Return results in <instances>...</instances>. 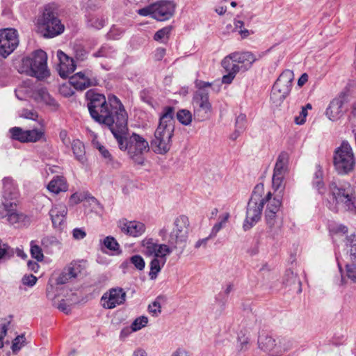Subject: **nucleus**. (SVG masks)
I'll list each match as a JSON object with an SVG mask.
<instances>
[{
  "label": "nucleus",
  "instance_id": "obj_1",
  "mask_svg": "<svg viewBox=\"0 0 356 356\" xmlns=\"http://www.w3.org/2000/svg\"><path fill=\"white\" fill-rule=\"evenodd\" d=\"M88 108L91 118L97 122L106 125L111 132L119 125L121 117L128 119V114L121 101L113 95L106 99L104 95L87 92Z\"/></svg>",
  "mask_w": 356,
  "mask_h": 356
},
{
  "label": "nucleus",
  "instance_id": "obj_2",
  "mask_svg": "<svg viewBox=\"0 0 356 356\" xmlns=\"http://www.w3.org/2000/svg\"><path fill=\"white\" fill-rule=\"evenodd\" d=\"M128 119L121 117V120L115 129L111 132L117 141L119 149L126 152L129 156L137 164L143 165L144 154L149 150V143L143 136L132 133L129 134L127 126Z\"/></svg>",
  "mask_w": 356,
  "mask_h": 356
},
{
  "label": "nucleus",
  "instance_id": "obj_3",
  "mask_svg": "<svg viewBox=\"0 0 356 356\" xmlns=\"http://www.w3.org/2000/svg\"><path fill=\"white\" fill-rule=\"evenodd\" d=\"M269 51L270 49H268L266 52L258 54L257 56L250 51L234 52L225 56L221 62V65L227 74L222 77V83L230 84L238 72L248 70L256 60Z\"/></svg>",
  "mask_w": 356,
  "mask_h": 356
},
{
  "label": "nucleus",
  "instance_id": "obj_4",
  "mask_svg": "<svg viewBox=\"0 0 356 356\" xmlns=\"http://www.w3.org/2000/svg\"><path fill=\"white\" fill-rule=\"evenodd\" d=\"M174 112L173 107L166 106L160 116L159 123L152 141V148L156 154H164L170 149L171 138L175 130Z\"/></svg>",
  "mask_w": 356,
  "mask_h": 356
},
{
  "label": "nucleus",
  "instance_id": "obj_5",
  "mask_svg": "<svg viewBox=\"0 0 356 356\" xmlns=\"http://www.w3.org/2000/svg\"><path fill=\"white\" fill-rule=\"evenodd\" d=\"M189 226L188 218L181 215L175 218L171 226L165 225L159 229L158 236L175 249L181 245L184 248L188 239Z\"/></svg>",
  "mask_w": 356,
  "mask_h": 356
},
{
  "label": "nucleus",
  "instance_id": "obj_6",
  "mask_svg": "<svg viewBox=\"0 0 356 356\" xmlns=\"http://www.w3.org/2000/svg\"><path fill=\"white\" fill-rule=\"evenodd\" d=\"M195 85L197 90L194 92L191 102L193 118L197 122H204L211 118L213 112L209 96L212 83L196 80Z\"/></svg>",
  "mask_w": 356,
  "mask_h": 356
},
{
  "label": "nucleus",
  "instance_id": "obj_7",
  "mask_svg": "<svg viewBox=\"0 0 356 356\" xmlns=\"http://www.w3.org/2000/svg\"><path fill=\"white\" fill-rule=\"evenodd\" d=\"M330 191L335 204H330V209L338 211L339 209L356 214V190L350 184L337 186L330 185Z\"/></svg>",
  "mask_w": 356,
  "mask_h": 356
},
{
  "label": "nucleus",
  "instance_id": "obj_8",
  "mask_svg": "<svg viewBox=\"0 0 356 356\" xmlns=\"http://www.w3.org/2000/svg\"><path fill=\"white\" fill-rule=\"evenodd\" d=\"M37 27L44 38H52L62 34L65 26L58 16V10L53 4L47 5L38 17Z\"/></svg>",
  "mask_w": 356,
  "mask_h": 356
},
{
  "label": "nucleus",
  "instance_id": "obj_9",
  "mask_svg": "<svg viewBox=\"0 0 356 356\" xmlns=\"http://www.w3.org/2000/svg\"><path fill=\"white\" fill-rule=\"evenodd\" d=\"M46 52L41 49L36 50L22 59L18 71L39 79H44L49 76Z\"/></svg>",
  "mask_w": 356,
  "mask_h": 356
},
{
  "label": "nucleus",
  "instance_id": "obj_10",
  "mask_svg": "<svg viewBox=\"0 0 356 356\" xmlns=\"http://www.w3.org/2000/svg\"><path fill=\"white\" fill-rule=\"evenodd\" d=\"M264 192V186L262 184L256 185L251 197L248 202L246 216L243 228L247 231L252 228L261 217L263 211L262 195Z\"/></svg>",
  "mask_w": 356,
  "mask_h": 356
},
{
  "label": "nucleus",
  "instance_id": "obj_11",
  "mask_svg": "<svg viewBox=\"0 0 356 356\" xmlns=\"http://www.w3.org/2000/svg\"><path fill=\"white\" fill-rule=\"evenodd\" d=\"M355 163L352 147L347 141H343L334 152L333 163L335 170L339 175H347L354 169Z\"/></svg>",
  "mask_w": 356,
  "mask_h": 356
},
{
  "label": "nucleus",
  "instance_id": "obj_12",
  "mask_svg": "<svg viewBox=\"0 0 356 356\" xmlns=\"http://www.w3.org/2000/svg\"><path fill=\"white\" fill-rule=\"evenodd\" d=\"M259 348L270 356H282L293 347V341L285 337L273 338L269 335H260L258 339Z\"/></svg>",
  "mask_w": 356,
  "mask_h": 356
},
{
  "label": "nucleus",
  "instance_id": "obj_13",
  "mask_svg": "<svg viewBox=\"0 0 356 356\" xmlns=\"http://www.w3.org/2000/svg\"><path fill=\"white\" fill-rule=\"evenodd\" d=\"M293 79V72L285 70L276 80L270 94V99L276 106L280 105L290 94Z\"/></svg>",
  "mask_w": 356,
  "mask_h": 356
},
{
  "label": "nucleus",
  "instance_id": "obj_14",
  "mask_svg": "<svg viewBox=\"0 0 356 356\" xmlns=\"http://www.w3.org/2000/svg\"><path fill=\"white\" fill-rule=\"evenodd\" d=\"M263 207L266 204L265 220L270 229H273L276 222L277 213L282 206V197L273 196L270 191L262 195Z\"/></svg>",
  "mask_w": 356,
  "mask_h": 356
},
{
  "label": "nucleus",
  "instance_id": "obj_15",
  "mask_svg": "<svg viewBox=\"0 0 356 356\" xmlns=\"http://www.w3.org/2000/svg\"><path fill=\"white\" fill-rule=\"evenodd\" d=\"M18 44L19 38L16 29L12 28L0 29V55L6 58Z\"/></svg>",
  "mask_w": 356,
  "mask_h": 356
},
{
  "label": "nucleus",
  "instance_id": "obj_16",
  "mask_svg": "<svg viewBox=\"0 0 356 356\" xmlns=\"http://www.w3.org/2000/svg\"><path fill=\"white\" fill-rule=\"evenodd\" d=\"M127 294L120 287L112 288L105 292L101 298V305L106 309H112L124 304Z\"/></svg>",
  "mask_w": 356,
  "mask_h": 356
},
{
  "label": "nucleus",
  "instance_id": "obj_17",
  "mask_svg": "<svg viewBox=\"0 0 356 356\" xmlns=\"http://www.w3.org/2000/svg\"><path fill=\"white\" fill-rule=\"evenodd\" d=\"M117 227L122 233L133 238L141 236L146 231V226L143 222L138 220H129L127 218L119 220Z\"/></svg>",
  "mask_w": 356,
  "mask_h": 356
},
{
  "label": "nucleus",
  "instance_id": "obj_18",
  "mask_svg": "<svg viewBox=\"0 0 356 356\" xmlns=\"http://www.w3.org/2000/svg\"><path fill=\"white\" fill-rule=\"evenodd\" d=\"M70 83L74 88L80 90H85L92 86L97 84V79L93 75L92 71L86 70L83 72H77L70 77Z\"/></svg>",
  "mask_w": 356,
  "mask_h": 356
},
{
  "label": "nucleus",
  "instance_id": "obj_19",
  "mask_svg": "<svg viewBox=\"0 0 356 356\" xmlns=\"http://www.w3.org/2000/svg\"><path fill=\"white\" fill-rule=\"evenodd\" d=\"M2 202L1 205L17 204L19 197L17 186L15 181L10 177L3 179Z\"/></svg>",
  "mask_w": 356,
  "mask_h": 356
},
{
  "label": "nucleus",
  "instance_id": "obj_20",
  "mask_svg": "<svg viewBox=\"0 0 356 356\" xmlns=\"http://www.w3.org/2000/svg\"><path fill=\"white\" fill-rule=\"evenodd\" d=\"M173 1H156L153 3L152 18L158 21L170 19L174 14L175 5Z\"/></svg>",
  "mask_w": 356,
  "mask_h": 356
},
{
  "label": "nucleus",
  "instance_id": "obj_21",
  "mask_svg": "<svg viewBox=\"0 0 356 356\" xmlns=\"http://www.w3.org/2000/svg\"><path fill=\"white\" fill-rule=\"evenodd\" d=\"M67 208L64 203H56L49 210V216L55 228L61 229L66 220Z\"/></svg>",
  "mask_w": 356,
  "mask_h": 356
},
{
  "label": "nucleus",
  "instance_id": "obj_22",
  "mask_svg": "<svg viewBox=\"0 0 356 356\" xmlns=\"http://www.w3.org/2000/svg\"><path fill=\"white\" fill-rule=\"evenodd\" d=\"M57 57L59 60L58 72L62 78H67L70 74L74 72L76 69V65L72 58H70L61 50L57 51Z\"/></svg>",
  "mask_w": 356,
  "mask_h": 356
},
{
  "label": "nucleus",
  "instance_id": "obj_23",
  "mask_svg": "<svg viewBox=\"0 0 356 356\" xmlns=\"http://www.w3.org/2000/svg\"><path fill=\"white\" fill-rule=\"evenodd\" d=\"M17 204L0 205V220L6 219L11 225L22 220L24 216L16 210Z\"/></svg>",
  "mask_w": 356,
  "mask_h": 356
},
{
  "label": "nucleus",
  "instance_id": "obj_24",
  "mask_svg": "<svg viewBox=\"0 0 356 356\" xmlns=\"http://www.w3.org/2000/svg\"><path fill=\"white\" fill-rule=\"evenodd\" d=\"M344 98L339 97L334 98L329 104L326 109V115L332 121H335L339 119L345 112L343 108Z\"/></svg>",
  "mask_w": 356,
  "mask_h": 356
},
{
  "label": "nucleus",
  "instance_id": "obj_25",
  "mask_svg": "<svg viewBox=\"0 0 356 356\" xmlns=\"http://www.w3.org/2000/svg\"><path fill=\"white\" fill-rule=\"evenodd\" d=\"M35 92L34 86L29 79L23 81L15 90V95L19 100H26L29 97L34 99Z\"/></svg>",
  "mask_w": 356,
  "mask_h": 356
},
{
  "label": "nucleus",
  "instance_id": "obj_26",
  "mask_svg": "<svg viewBox=\"0 0 356 356\" xmlns=\"http://www.w3.org/2000/svg\"><path fill=\"white\" fill-rule=\"evenodd\" d=\"M68 184L63 176L56 175L49 182L47 186V190L55 195L62 192H66L68 190Z\"/></svg>",
  "mask_w": 356,
  "mask_h": 356
},
{
  "label": "nucleus",
  "instance_id": "obj_27",
  "mask_svg": "<svg viewBox=\"0 0 356 356\" xmlns=\"http://www.w3.org/2000/svg\"><path fill=\"white\" fill-rule=\"evenodd\" d=\"M92 144L95 148L98 149L101 156L104 159L105 163L108 165H114L113 158L110 152L102 145L97 140V136L95 132L90 131Z\"/></svg>",
  "mask_w": 356,
  "mask_h": 356
},
{
  "label": "nucleus",
  "instance_id": "obj_28",
  "mask_svg": "<svg viewBox=\"0 0 356 356\" xmlns=\"http://www.w3.org/2000/svg\"><path fill=\"white\" fill-rule=\"evenodd\" d=\"M289 154L286 152H281L276 161L273 173H279V175H284L288 170Z\"/></svg>",
  "mask_w": 356,
  "mask_h": 356
},
{
  "label": "nucleus",
  "instance_id": "obj_29",
  "mask_svg": "<svg viewBox=\"0 0 356 356\" xmlns=\"http://www.w3.org/2000/svg\"><path fill=\"white\" fill-rule=\"evenodd\" d=\"M339 271L341 273V280L339 285L343 286L346 284V277L349 279L351 282L356 283V265L355 264H346V276H344L342 268L339 263H338Z\"/></svg>",
  "mask_w": 356,
  "mask_h": 356
},
{
  "label": "nucleus",
  "instance_id": "obj_30",
  "mask_svg": "<svg viewBox=\"0 0 356 356\" xmlns=\"http://www.w3.org/2000/svg\"><path fill=\"white\" fill-rule=\"evenodd\" d=\"M72 149L76 160L84 164L86 161L84 144L79 140H74L72 143Z\"/></svg>",
  "mask_w": 356,
  "mask_h": 356
},
{
  "label": "nucleus",
  "instance_id": "obj_31",
  "mask_svg": "<svg viewBox=\"0 0 356 356\" xmlns=\"http://www.w3.org/2000/svg\"><path fill=\"white\" fill-rule=\"evenodd\" d=\"M34 99L36 101L43 102L47 105L54 108L58 106L56 101L49 95L47 90L44 88H40L36 90Z\"/></svg>",
  "mask_w": 356,
  "mask_h": 356
},
{
  "label": "nucleus",
  "instance_id": "obj_32",
  "mask_svg": "<svg viewBox=\"0 0 356 356\" xmlns=\"http://www.w3.org/2000/svg\"><path fill=\"white\" fill-rule=\"evenodd\" d=\"M175 250L172 245H170L168 243H159L158 247L156 248L155 252L152 255L154 258H159L166 259V257L170 254Z\"/></svg>",
  "mask_w": 356,
  "mask_h": 356
},
{
  "label": "nucleus",
  "instance_id": "obj_33",
  "mask_svg": "<svg viewBox=\"0 0 356 356\" xmlns=\"http://www.w3.org/2000/svg\"><path fill=\"white\" fill-rule=\"evenodd\" d=\"M323 173L321 167L316 165L312 184L314 187H315L321 194H323L325 192V184L323 181Z\"/></svg>",
  "mask_w": 356,
  "mask_h": 356
},
{
  "label": "nucleus",
  "instance_id": "obj_34",
  "mask_svg": "<svg viewBox=\"0 0 356 356\" xmlns=\"http://www.w3.org/2000/svg\"><path fill=\"white\" fill-rule=\"evenodd\" d=\"M166 259L153 258L150 262V270L149 276L151 280L156 278L158 273L161 271L162 267L165 265Z\"/></svg>",
  "mask_w": 356,
  "mask_h": 356
},
{
  "label": "nucleus",
  "instance_id": "obj_35",
  "mask_svg": "<svg viewBox=\"0 0 356 356\" xmlns=\"http://www.w3.org/2000/svg\"><path fill=\"white\" fill-rule=\"evenodd\" d=\"M140 244L144 248L145 255L151 257L154 254L155 249L159 243L155 242L152 238H145L141 241Z\"/></svg>",
  "mask_w": 356,
  "mask_h": 356
},
{
  "label": "nucleus",
  "instance_id": "obj_36",
  "mask_svg": "<svg viewBox=\"0 0 356 356\" xmlns=\"http://www.w3.org/2000/svg\"><path fill=\"white\" fill-rule=\"evenodd\" d=\"M193 113L192 114L190 111L186 109L179 110L177 113V118L178 121L185 126L191 124L193 120Z\"/></svg>",
  "mask_w": 356,
  "mask_h": 356
},
{
  "label": "nucleus",
  "instance_id": "obj_37",
  "mask_svg": "<svg viewBox=\"0 0 356 356\" xmlns=\"http://www.w3.org/2000/svg\"><path fill=\"white\" fill-rule=\"evenodd\" d=\"M115 50L108 44L103 45L97 51L93 54V56L105 57V58H113L115 55Z\"/></svg>",
  "mask_w": 356,
  "mask_h": 356
},
{
  "label": "nucleus",
  "instance_id": "obj_38",
  "mask_svg": "<svg viewBox=\"0 0 356 356\" xmlns=\"http://www.w3.org/2000/svg\"><path fill=\"white\" fill-rule=\"evenodd\" d=\"M229 218V213H225L224 214L221 215L220 218V222L216 223L213 227L211 229V233L209 234V237H214L216 236L218 232L225 226L226 222H227L228 219Z\"/></svg>",
  "mask_w": 356,
  "mask_h": 356
},
{
  "label": "nucleus",
  "instance_id": "obj_39",
  "mask_svg": "<svg viewBox=\"0 0 356 356\" xmlns=\"http://www.w3.org/2000/svg\"><path fill=\"white\" fill-rule=\"evenodd\" d=\"M10 133L13 139L19 140L22 143H27L26 131H24L19 127H13L10 129Z\"/></svg>",
  "mask_w": 356,
  "mask_h": 356
},
{
  "label": "nucleus",
  "instance_id": "obj_40",
  "mask_svg": "<svg viewBox=\"0 0 356 356\" xmlns=\"http://www.w3.org/2000/svg\"><path fill=\"white\" fill-rule=\"evenodd\" d=\"M171 30H172L171 26H165V27L159 30L154 34V39L156 41L165 42L169 38V35L171 32Z\"/></svg>",
  "mask_w": 356,
  "mask_h": 356
},
{
  "label": "nucleus",
  "instance_id": "obj_41",
  "mask_svg": "<svg viewBox=\"0 0 356 356\" xmlns=\"http://www.w3.org/2000/svg\"><path fill=\"white\" fill-rule=\"evenodd\" d=\"M148 323V318L141 316L136 318L131 325L130 329L131 332H136L145 327Z\"/></svg>",
  "mask_w": 356,
  "mask_h": 356
},
{
  "label": "nucleus",
  "instance_id": "obj_42",
  "mask_svg": "<svg viewBox=\"0 0 356 356\" xmlns=\"http://www.w3.org/2000/svg\"><path fill=\"white\" fill-rule=\"evenodd\" d=\"M10 322V318H2L0 320V348L3 346V340L6 335Z\"/></svg>",
  "mask_w": 356,
  "mask_h": 356
},
{
  "label": "nucleus",
  "instance_id": "obj_43",
  "mask_svg": "<svg viewBox=\"0 0 356 356\" xmlns=\"http://www.w3.org/2000/svg\"><path fill=\"white\" fill-rule=\"evenodd\" d=\"M102 243L107 249L111 251H117L120 249L119 243L116 239L111 236L105 237L102 241Z\"/></svg>",
  "mask_w": 356,
  "mask_h": 356
},
{
  "label": "nucleus",
  "instance_id": "obj_44",
  "mask_svg": "<svg viewBox=\"0 0 356 356\" xmlns=\"http://www.w3.org/2000/svg\"><path fill=\"white\" fill-rule=\"evenodd\" d=\"M44 135V132L38 129L26 130V138L28 142H37L40 140Z\"/></svg>",
  "mask_w": 356,
  "mask_h": 356
},
{
  "label": "nucleus",
  "instance_id": "obj_45",
  "mask_svg": "<svg viewBox=\"0 0 356 356\" xmlns=\"http://www.w3.org/2000/svg\"><path fill=\"white\" fill-rule=\"evenodd\" d=\"M129 262L138 270H143L145 268V260L139 254H135L131 256L129 258Z\"/></svg>",
  "mask_w": 356,
  "mask_h": 356
},
{
  "label": "nucleus",
  "instance_id": "obj_46",
  "mask_svg": "<svg viewBox=\"0 0 356 356\" xmlns=\"http://www.w3.org/2000/svg\"><path fill=\"white\" fill-rule=\"evenodd\" d=\"M26 344V338L24 334L17 336L13 341L11 349L14 353H17Z\"/></svg>",
  "mask_w": 356,
  "mask_h": 356
},
{
  "label": "nucleus",
  "instance_id": "obj_47",
  "mask_svg": "<svg viewBox=\"0 0 356 356\" xmlns=\"http://www.w3.org/2000/svg\"><path fill=\"white\" fill-rule=\"evenodd\" d=\"M31 254L33 258H35L37 261H42L44 258V255L42 251L41 248L35 244V241H32L31 242Z\"/></svg>",
  "mask_w": 356,
  "mask_h": 356
},
{
  "label": "nucleus",
  "instance_id": "obj_48",
  "mask_svg": "<svg viewBox=\"0 0 356 356\" xmlns=\"http://www.w3.org/2000/svg\"><path fill=\"white\" fill-rule=\"evenodd\" d=\"M13 255V252L6 243L0 240V260L10 259Z\"/></svg>",
  "mask_w": 356,
  "mask_h": 356
},
{
  "label": "nucleus",
  "instance_id": "obj_49",
  "mask_svg": "<svg viewBox=\"0 0 356 356\" xmlns=\"http://www.w3.org/2000/svg\"><path fill=\"white\" fill-rule=\"evenodd\" d=\"M284 175H279V173H273L272 178L273 188L277 191L280 188L283 189V181L284 179Z\"/></svg>",
  "mask_w": 356,
  "mask_h": 356
},
{
  "label": "nucleus",
  "instance_id": "obj_50",
  "mask_svg": "<svg viewBox=\"0 0 356 356\" xmlns=\"http://www.w3.org/2000/svg\"><path fill=\"white\" fill-rule=\"evenodd\" d=\"M160 298L158 297L152 304L148 307L149 312L154 316H158L161 312V306L160 303Z\"/></svg>",
  "mask_w": 356,
  "mask_h": 356
},
{
  "label": "nucleus",
  "instance_id": "obj_51",
  "mask_svg": "<svg viewBox=\"0 0 356 356\" xmlns=\"http://www.w3.org/2000/svg\"><path fill=\"white\" fill-rule=\"evenodd\" d=\"M124 30L117 26H113L109 32L107 33V36L109 39L118 40L122 35Z\"/></svg>",
  "mask_w": 356,
  "mask_h": 356
},
{
  "label": "nucleus",
  "instance_id": "obj_52",
  "mask_svg": "<svg viewBox=\"0 0 356 356\" xmlns=\"http://www.w3.org/2000/svg\"><path fill=\"white\" fill-rule=\"evenodd\" d=\"M19 116L34 121H37L38 118V115L36 111L34 110H29L26 108L22 110Z\"/></svg>",
  "mask_w": 356,
  "mask_h": 356
},
{
  "label": "nucleus",
  "instance_id": "obj_53",
  "mask_svg": "<svg viewBox=\"0 0 356 356\" xmlns=\"http://www.w3.org/2000/svg\"><path fill=\"white\" fill-rule=\"evenodd\" d=\"M66 270V273L70 276V279L75 278L77 277L78 274L80 273L79 266L76 264H71L67 267L65 268Z\"/></svg>",
  "mask_w": 356,
  "mask_h": 356
},
{
  "label": "nucleus",
  "instance_id": "obj_54",
  "mask_svg": "<svg viewBox=\"0 0 356 356\" xmlns=\"http://www.w3.org/2000/svg\"><path fill=\"white\" fill-rule=\"evenodd\" d=\"M88 24L90 26L96 29H100L104 26V20L96 17H92L88 20Z\"/></svg>",
  "mask_w": 356,
  "mask_h": 356
},
{
  "label": "nucleus",
  "instance_id": "obj_55",
  "mask_svg": "<svg viewBox=\"0 0 356 356\" xmlns=\"http://www.w3.org/2000/svg\"><path fill=\"white\" fill-rule=\"evenodd\" d=\"M37 277L33 275H25L22 279V282L24 285L32 287L37 282Z\"/></svg>",
  "mask_w": 356,
  "mask_h": 356
},
{
  "label": "nucleus",
  "instance_id": "obj_56",
  "mask_svg": "<svg viewBox=\"0 0 356 356\" xmlns=\"http://www.w3.org/2000/svg\"><path fill=\"white\" fill-rule=\"evenodd\" d=\"M83 200V196L79 193H73L69 200V205L74 206L76 205Z\"/></svg>",
  "mask_w": 356,
  "mask_h": 356
},
{
  "label": "nucleus",
  "instance_id": "obj_57",
  "mask_svg": "<svg viewBox=\"0 0 356 356\" xmlns=\"http://www.w3.org/2000/svg\"><path fill=\"white\" fill-rule=\"evenodd\" d=\"M308 113L306 112L305 109H301L298 116L295 117L294 122L296 124H303L306 121V118Z\"/></svg>",
  "mask_w": 356,
  "mask_h": 356
},
{
  "label": "nucleus",
  "instance_id": "obj_58",
  "mask_svg": "<svg viewBox=\"0 0 356 356\" xmlns=\"http://www.w3.org/2000/svg\"><path fill=\"white\" fill-rule=\"evenodd\" d=\"M73 238L76 240H81L86 237V233L83 229L75 228L72 230Z\"/></svg>",
  "mask_w": 356,
  "mask_h": 356
},
{
  "label": "nucleus",
  "instance_id": "obj_59",
  "mask_svg": "<svg viewBox=\"0 0 356 356\" xmlns=\"http://www.w3.org/2000/svg\"><path fill=\"white\" fill-rule=\"evenodd\" d=\"M70 280V276L66 273V270L64 269L63 271L59 275L56 279V283L58 284H63L67 283Z\"/></svg>",
  "mask_w": 356,
  "mask_h": 356
},
{
  "label": "nucleus",
  "instance_id": "obj_60",
  "mask_svg": "<svg viewBox=\"0 0 356 356\" xmlns=\"http://www.w3.org/2000/svg\"><path fill=\"white\" fill-rule=\"evenodd\" d=\"M152 12H153V3L146 8H143L142 9H139L138 13L139 15L142 16H147L150 15L152 17Z\"/></svg>",
  "mask_w": 356,
  "mask_h": 356
},
{
  "label": "nucleus",
  "instance_id": "obj_61",
  "mask_svg": "<svg viewBox=\"0 0 356 356\" xmlns=\"http://www.w3.org/2000/svg\"><path fill=\"white\" fill-rule=\"evenodd\" d=\"M246 116L244 114H240L236 119V127L239 129L240 126L243 127V131L245 129Z\"/></svg>",
  "mask_w": 356,
  "mask_h": 356
},
{
  "label": "nucleus",
  "instance_id": "obj_62",
  "mask_svg": "<svg viewBox=\"0 0 356 356\" xmlns=\"http://www.w3.org/2000/svg\"><path fill=\"white\" fill-rule=\"evenodd\" d=\"M165 54V49L162 47L157 48L154 52V58L156 60H161L163 59Z\"/></svg>",
  "mask_w": 356,
  "mask_h": 356
},
{
  "label": "nucleus",
  "instance_id": "obj_63",
  "mask_svg": "<svg viewBox=\"0 0 356 356\" xmlns=\"http://www.w3.org/2000/svg\"><path fill=\"white\" fill-rule=\"evenodd\" d=\"M58 243L57 240L54 237L47 236L42 239V244L44 246H48L49 245H54Z\"/></svg>",
  "mask_w": 356,
  "mask_h": 356
},
{
  "label": "nucleus",
  "instance_id": "obj_64",
  "mask_svg": "<svg viewBox=\"0 0 356 356\" xmlns=\"http://www.w3.org/2000/svg\"><path fill=\"white\" fill-rule=\"evenodd\" d=\"M350 257L353 261H356V239L353 241L350 249Z\"/></svg>",
  "mask_w": 356,
  "mask_h": 356
}]
</instances>
